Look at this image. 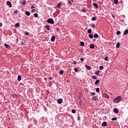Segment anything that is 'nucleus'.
<instances>
[{"mask_svg":"<svg viewBox=\"0 0 128 128\" xmlns=\"http://www.w3.org/2000/svg\"><path fill=\"white\" fill-rule=\"evenodd\" d=\"M122 96H118L113 100V102H115L116 104H118V102H122Z\"/></svg>","mask_w":128,"mask_h":128,"instance_id":"1","label":"nucleus"},{"mask_svg":"<svg viewBox=\"0 0 128 128\" xmlns=\"http://www.w3.org/2000/svg\"><path fill=\"white\" fill-rule=\"evenodd\" d=\"M47 22H48V24H54V19L50 18L48 19Z\"/></svg>","mask_w":128,"mask_h":128,"instance_id":"2","label":"nucleus"},{"mask_svg":"<svg viewBox=\"0 0 128 128\" xmlns=\"http://www.w3.org/2000/svg\"><path fill=\"white\" fill-rule=\"evenodd\" d=\"M62 98H59L57 100L58 104H60L62 102Z\"/></svg>","mask_w":128,"mask_h":128,"instance_id":"3","label":"nucleus"},{"mask_svg":"<svg viewBox=\"0 0 128 128\" xmlns=\"http://www.w3.org/2000/svg\"><path fill=\"white\" fill-rule=\"evenodd\" d=\"M4 46L6 48H9L10 49V45H8L6 44H4Z\"/></svg>","mask_w":128,"mask_h":128,"instance_id":"4","label":"nucleus"},{"mask_svg":"<svg viewBox=\"0 0 128 128\" xmlns=\"http://www.w3.org/2000/svg\"><path fill=\"white\" fill-rule=\"evenodd\" d=\"M6 4L7 6H9V8H12V3L10 1H8L6 2Z\"/></svg>","mask_w":128,"mask_h":128,"instance_id":"5","label":"nucleus"},{"mask_svg":"<svg viewBox=\"0 0 128 128\" xmlns=\"http://www.w3.org/2000/svg\"><path fill=\"white\" fill-rule=\"evenodd\" d=\"M62 2H59L57 6H56V8H60V6H62Z\"/></svg>","mask_w":128,"mask_h":128,"instance_id":"6","label":"nucleus"},{"mask_svg":"<svg viewBox=\"0 0 128 128\" xmlns=\"http://www.w3.org/2000/svg\"><path fill=\"white\" fill-rule=\"evenodd\" d=\"M44 28H46L48 30H50V26L46 25L44 26Z\"/></svg>","mask_w":128,"mask_h":128,"instance_id":"7","label":"nucleus"},{"mask_svg":"<svg viewBox=\"0 0 128 128\" xmlns=\"http://www.w3.org/2000/svg\"><path fill=\"white\" fill-rule=\"evenodd\" d=\"M55 40H56V36H52L50 39L51 42H54Z\"/></svg>","mask_w":128,"mask_h":128,"instance_id":"8","label":"nucleus"},{"mask_svg":"<svg viewBox=\"0 0 128 128\" xmlns=\"http://www.w3.org/2000/svg\"><path fill=\"white\" fill-rule=\"evenodd\" d=\"M107 124H108V123H106V122H104L102 124L101 126H106Z\"/></svg>","mask_w":128,"mask_h":128,"instance_id":"9","label":"nucleus"},{"mask_svg":"<svg viewBox=\"0 0 128 128\" xmlns=\"http://www.w3.org/2000/svg\"><path fill=\"white\" fill-rule=\"evenodd\" d=\"M92 100H98V98L96 96H94L92 98Z\"/></svg>","mask_w":128,"mask_h":128,"instance_id":"10","label":"nucleus"},{"mask_svg":"<svg viewBox=\"0 0 128 128\" xmlns=\"http://www.w3.org/2000/svg\"><path fill=\"white\" fill-rule=\"evenodd\" d=\"M25 14H26V16H30V12L28 11H26Z\"/></svg>","mask_w":128,"mask_h":128,"instance_id":"11","label":"nucleus"},{"mask_svg":"<svg viewBox=\"0 0 128 128\" xmlns=\"http://www.w3.org/2000/svg\"><path fill=\"white\" fill-rule=\"evenodd\" d=\"M114 112H115V114H118V108H114Z\"/></svg>","mask_w":128,"mask_h":128,"instance_id":"12","label":"nucleus"},{"mask_svg":"<svg viewBox=\"0 0 128 128\" xmlns=\"http://www.w3.org/2000/svg\"><path fill=\"white\" fill-rule=\"evenodd\" d=\"M18 82H20V80H22V76L18 75Z\"/></svg>","mask_w":128,"mask_h":128,"instance_id":"13","label":"nucleus"},{"mask_svg":"<svg viewBox=\"0 0 128 128\" xmlns=\"http://www.w3.org/2000/svg\"><path fill=\"white\" fill-rule=\"evenodd\" d=\"M103 96L104 98H110L108 96V94H106V93H104L103 94Z\"/></svg>","mask_w":128,"mask_h":128,"instance_id":"14","label":"nucleus"},{"mask_svg":"<svg viewBox=\"0 0 128 128\" xmlns=\"http://www.w3.org/2000/svg\"><path fill=\"white\" fill-rule=\"evenodd\" d=\"M85 66H86V68L87 70H92V68L89 66L86 65Z\"/></svg>","mask_w":128,"mask_h":128,"instance_id":"15","label":"nucleus"},{"mask_svg":"<svg viewBox=\"0 0 128 128\" xmlns=\"http://www.w3.org/2000/svg\"><path fill=\"white\" fill-rule=\"evenodd\" d=\"M93 6L96 8H98V6L96 3H94Z\"/></svg>","mask_w":128,"mask_h":128,"instance_id":"16","label":"nucleus"},{"mask_svg":"<svg viewBox=\"0 0 128 128\" xmlns=\"http://www.w3.org/2000/svg\"><path fill=\"white\" fill-rule=\"evenodd\" d=\"M128 34V30H126L124 32V35L126 36V34Z\"/></svg>","mask_w":128,"mask_h":128,"instance_id":"17","label":"nucleus"},{"mask_svg":"<svg viewBox=\"0 0 128 128\" xmlns=\"http://www.w3.org/2000/svg\"><path fill=\"white\" fill-rule=\"evenodd\" d=\"M100 70H98L95 72V74H96V76H100Z\"/></svg>","mask_w":128,"mask_h":128,"instance_id":"18","label":"nucleus"},{"mask_svg":"<svg viewBox=\"0 0 128 128\" xmlns=\"http://www.w3.org/2000/svg\"><path fill=\"white\" fill-rule=\"evenodd\" d=\"M94 38H98V34L96 33L95 34H94Z\"/></svg>","mask_w":128,"mask_h":128,"instance_id":"19","label":"nucleus"},{"mask_svg":"<svg viewBox=\"0 0 128 128\" xmlns=\"http://www.w3.org/2000/svg\"><path fill=\"white\" fill-rule=\"evenodd\" d=\"M20 23H16L15 24V28H20Z\"/></svg>","mask_w":128,"mask_h":128,"instance_id":"20","label":"nucleus"},{"mask_svg":"<svg viewBox=\"0 0 128 128\" xmlns=\"http://www.w3.org/2000/svg\"><path fill=\"white\" fill-rule=\"evenodd\" d=\"M90 48H94V44H90Z\"/></svg>","mask_w":128,"mask_h":128,"instance_id":"21","label":"nucleus"},{"mask_svg":"<svg viewBox=\"0 0 128 128\" xmlns=\"http://www.w3.org/2000/svg\"><path fill=\"white\" fill-rule=\"evenodd\" d=\"M22 6H26V0H24L22 2Z\"/></svg>","mask_w":128,"mask_h":128,"instance_id":"22","label":"nucleus"},{"mask_svg":"<svg viewBox=\"0 0 128 128\" xmlns=\"http://www.w3.org/2000/svg\"><path fill=\"white\" fill-rule=\"evenodd\" d=\"M120 42H118L116 45V48H120Z\"/></svg>","mask_w":128,"mask_h":128,"instance_id":"23","label":"nucleus"},{"mask_svg":"<svg viewBox=\"0 0 128 128\" xmlns=\"http://www.w3.org/2000/svg\"><path fill=\"white\" fill-rule=\"evenodd\" d=\"M88 36H89L90 38H94V35H92V34H89Z\"/></svg>","mask_w":128,"mask_h":128,"instance_id":"24","label":"nucleus"},{"mask_svg":"<svg viewBox=\"0 0 128 128\" xmlns=\"http://www.w3.org/2000/svg\"><path fill=\"white\" fill-rule=\"evenodd\" d=\"M80 46H84V42H80Z\"/></svg>","mask_w":128,"mask_h":128,"instance_id":"25","label":"nucleus"},{"mask_svg":"<svg viewBox=\"0 0 128 128\" xmlns=\"http://www.w3.org/2000/svg\"><path fill=\"white\" fill-rule=\"evenodd\" d=\"M99 84H100V80H96V81L95 82V84L98 85Z\"/></svg>","mask_w":128,"mask_h":128,"instance_id":"26","label":"nucleus"},{"mask_svg":"<svg viewBox=\"0 0 128 128\" xmlns=\"http://www.w3.org/2000/svg\"><path fill=\"white\" fill-rule=\"evenodd\" d=\"M92 20H96V16H94L92 18Z\"/></svg>","mask_w":128,"mask_h":128,"instance_id":"27","label":"nucleus"},{"mask_svg":"<svg viewBox=\"0 0 128 128\" xmlns=\"http://www.w3.org/2000/svg\"><path fill=\"white\" fill-rule=\"evenodd\" d=\"M60 74H64V70H60L59 72Z\"/></svg>","mask_w":128,"mask_h":128,"instance_id":"28","label":"nucleus"},{"mask_svg":"<svg viewBox=\"0 0 128 128\" xmlns=\"http://www.w3.org/2000/svg\"><path fill=\"white\" fill-rule=\"evenodd\" d=\"M114 4H118V0H114Z\"/></svg>","mask_w":128,"mask_h":128,"instance_id":"29","label":"nucleus"},{"mask_svg":"<svg viewBox=\"0 0 128 128\" xmlns=\"http://www.w3.org/2000/svg\"><path fill=\"white\" fill-rule=\"evenodd\" d=\"M116 34H117V36H120V31H117L116 32Z\"/></svg>","mask_w":128,"mask_h":128,"instance_id":"30","label":"nucleus"},{"mask_svg":"<svg viewBox=\"0 0 128 128\" xmlns=\"http://www.w3.org/2000/svg\"><path fill=\"white\" fill-rule=\"evenodd\" d=\"M104 60L106 62H108V56H106L104 58Z\"/></svg>","mask_w":128,"mask_h":128,"instance_id":"31","label":"nucleus"},{"mask_svg":"<svg viewBox=\"0 0 128 128\" xmlns=\"http://www.w3.org/2000/svg\"><path fill=\"white\" fill-rule=\"evenodd\" d=\"M38 13L34 14V18H38Z\"/></svg>","mask_w":128,"mask_h":128,"instance_id":"32","label":"nucleus"},{"mask_svg":"<svg viewBox=\"0 0 128 128\" xmlns=\"http://www.w3.org/2000/svg\"><path fill=\"white\" fill-rule=\"evenodd\" d=\"M92 78H93V80H98V78L96 76H92Z\"/></svg>","mask_w":128,"mask_h":128,"instance_id":"33","label":"nucleus"},{"mask_svg":"<svg viewBox=\"0 0 128 128\" xmlns=\"http://www.w3.org/2000/svg\"><path fill=\"white\" fill-rule=\"evenodd\" d=\"M99 68H100V70H104V66H100L99 67Z\"/></svg>","mask_w":128,"mask_h":128,"instance_id":"34","label":"nucleus"},{"mask_svg":"<svg viewBox=\"0 0 128 128\" xmlns=\"http://www.w3.org/2000/svg\"><path fill=\"white\" fill-rule=\"evenodd\" d=\"M82 12H86V8L84 7L82 9Z\"/></svg>","mask_w":128,"mask_h":128,"instance_id":"35","label":"nucleus"},{"mask_svg":"<svg viewBox=\"0 0 128 128\" xmlns=\"http://www.w3.org/2000/svg\"><path fill=\"white\" fill-rule=\"evenodd\" d=\"M96 92H100V88H96Z\"/></svg>","mask_w":128,"mask_h":128,"instance_id":"36","label":"nucleus"},{"mask_svg":"<svg viewBox=\"0 0 128 128\" xmlns=\"http://www.w3.org/2000/svg\"><path fill=\"white\" fill-rule=\"evenodd\" d=\"M72 114H76V110H74V109L72 110Z\"/></svg>","mask_w":128,"mask_h":128,"instance_id":"37","label":"nucleus"},{"mask_svg":"<svg viewBox=\"0 0 128 128\" xmlns=\"http://www.w3.org/2000/svg\"><path fill=\"white\" fill-rule=\"evenodd\" d=\"M118 120V118L116 117L112 118V120Z\"/></svg>","mask_w":128,"mask_h":128,"instance_id":"38","label":"nucleus"},{"mask_svg":"<svg viewBox=\"0 0 128 128\" xmlns=\"http://www.w3.org/2000/svg\"><path fill=\"white\" fill-rule=\"evenodd\" d=\"M74 72H78V68H74Z\"/></svg>","mask_w":128,"mask_h":128,"instance_id":"39","label":"nucleus"},{"mask_svg":"<svg viewBox=\"0 0 128 128\" xmlns=\"http://www.w3.org/2000/svg\"><path fill=\"white\" fill-rule=\"evenodd\" d=\"M88 34H90L92 32V29H89L88 30Z\"/></svg>","mask_w":128,"mask_h":128,"instance_id":"40","label":"nucleus"},{"mask_svg":"<svg viewBox=\"0 0 128 128\" xmlns=\"http://www.w3.org/2000/svg\"><path fill=\"white\" fill-rule=\"evenodd\" d=\"M90 94H92V96H96V92H90Z\"/></svg>","mask_w":128,"mask_h":128,"instance_id":"41","label":"nucleus"},{"mask_svg":"<svg viewBox=\"0 0 128 128\" xmlns=\"http://www.w3.org/2000/svg\"><path fill=\"white\" fill-rule=\"evenodd\" d=\"M25 34L26 36H28V34H30V33L28 32H25Z\"/></svg>","mask_w":128,"mask_h":128,"instance_id":"42","label":"nucleus"},{"mask_svg":"<svg viewBox=\"0 0 128 128\" xmlns=\"http://www.w3.org/2000/svg\"><path fill=\"white\" fill-rule=\"evenodd\" d=\"M92 28H96V25H94V24H92Z\"/></svg>","mask_w":128,"mask_h":128,"instance_id":"43","label":"nucleus"},{"mask_svg":"<svg viewBox=\"0 0 128 128\" xmlns=\"http://www.w3.org/2000/svg\"><path fill=\"white\" fill-rule=\"evenodd\" d=\"M68 4L69 6H72V2L70 1H68Z\"/></svg>","mask_w":128,"mask_h":128,"instance_id":"44","label":"nucleus"},{"mask_svg":"<svg viewBox=\"0 0 128 128\" xmlns=\"http://www.w3.org/2000/svg\"><path fill=\"white\" fill-rule=\"evenodd\" d=\"M80 60H81L82 62H84V58H80Z\"/></svg>","mask_w":128,"mask_h":128,"instance_id":"45","label":"nucleus"},{"mask_svg":"<svg viewBox=\"0 0 128 128\" xmlns=\"http://www.w3.org/2000/svg\"><path fill=\"white\" fill-rule=\"evenodd\" d=\"M16 42H18V37H16Z\"/></svg>","mask_w":128,"mask_h":128,"instance_id":"46","label":"nucleus"},{"mask_svg":"<svg viewBox=\"0 0 128 128\" xmlns=\"http://www.w3.org/2000/svg\"><path fill=\"white\" fill-rule=\"evenodd\" d=\"M56 32H60V28H56Z\"/></svg>","mask_w":128,"mask_h":128,"instance_id":"47","label":"nucleus"},{"mask_svg":"<svg viewBox=\"0 0 128 128\" xmlns=\"http://www.w3.org/2000/svg\"><path fill=\"white\" fill-rule=\"evenodd\" d=\"M14 14H18V10H16L14 11Z\"/></svg>","mask_w":128,"mask_h":128,"instance_id":"48","label":"nucleus"},{"mask_svg":"<svg viewBox=\"0 0 128 128\" xmlns=\"http://www.w3.org/2000/svg\"><path fill=\"white\" fill-rule=\"evenodd\" d=\"M112 17L113 18H116V16H114V14H112Z\"/></svg>","mask_w":128,"mask_h":128,"instance_id":"49","label":"nucleus"},{"mask_svg":"<svg viewBox=\"0 0 128 128\" xmlns=\"http://www.w3.org/2000/svg\"><path fill=\"white\" fill-rule=\"evenodd\" d=\"M78 120H80V116H78Z\"/></svg>","mask_w":128,"mask_h":128,"instance_id":"50","label":"nucleus"},{"mask_svg":"<svg viewBox=\"0 0 128 128\" xmlns=\"http://www.w3.org/2000/svg\"><path fill=\"white\" fill-rule=\"evenodd\" d=\"M76 64V60H74L73 62V64Z\"/></svg>","mask_w":128,"mask_h":128,"instance_id":"51","label":"nucleus"},{"mask_svg":"<svg viewBox=\"0 0 128 128\" xmlns=\"http://www.w3.org/2000/svg\"><path fill=\"white\" fill-rule=\"evenodd\" d=\"M31 8H34V5H32L31 6Z\"/></svg>","mask_w":128,"mask_h":128,"instance_id":"52","label":"nucleus"},{"mask_svg":"<svg viewBox=\"0 0 128 128\" xmlns=\"http://www.w3.org/2000/svg\"><path fill=\"white\" fill-rule=\"evenodd\" d=\"M0 26H2V23H0Z\"/></svg>","mask_w":128,"mask_h":128,"instance_id":"53","label":"nucleus"},{"mask_svg":"<svg viewBox=\"0 0 128 128\" xmlns=\"http://www.w3.org/2000/svg\"><path fill=\"white\" fill-rule=\"evenodd\" d=\"M49 80H52V77H50V78H49Z\"/></svg>","mask_w":128,"mask_h":128,"instance_id":"54","label":"nucleus"},{"mask_svg":"<svg viewBox=\"0 0 128 128\" xmlns=\"http://www.w3.org/2000/svg\"><path fill=\"white\" fill-rule=\"evenodd\" d=\"M34 10H32V12H34Z\"/></svg>","mask_w":128,"mask_h":128,"instance_id":"55","label":"nucleus"},{"mask_svg":"<svg viewBox=\"0 0 128 128\" xmlns=\"http://www.w3.org/2000/svg\"><path fill=\"white\" fill-rule=\"evenodd\" d=\"M44 80H46V78H44Z\"/></svg>","mask_w":128,"mask_h":128,"instance_id":"56","label":"nucleus"},{"mask_svg":"<svg viewBox=\"0 0 128 128\" xmlns=\"http://www.w3.org/2000/svg\"><path fill=\"white\" fill-rule=\"evenodd\" d=\"M93 40H96V39H94Z\"/></svg>","mask_w":128,"mask_h":128,"instance_id":"57","label":"nucleus"}]
</instances>
